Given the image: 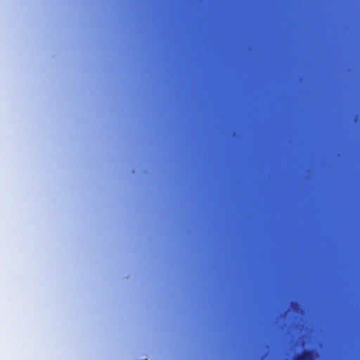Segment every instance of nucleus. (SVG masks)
Segmentation results:
<instances>
[{
	"mask_svg": "<svg viewBox=\"0 0 360 360\" xmlns=\"http://www.w3.org/2000/svg\"><path fill=\"white\" fill-rule=\"evenodd\" d=\"M314 358V352L310 349H305L301 354H297L294 360H312Z\"/></svg>",
	"mask_w": 360,
	"mask_h": 360,
	"instance_id": "nucleus-1",
	"label": "nucleus"
}]
</instances>
